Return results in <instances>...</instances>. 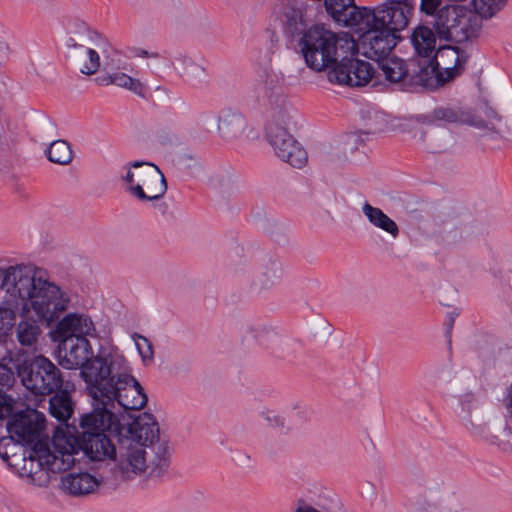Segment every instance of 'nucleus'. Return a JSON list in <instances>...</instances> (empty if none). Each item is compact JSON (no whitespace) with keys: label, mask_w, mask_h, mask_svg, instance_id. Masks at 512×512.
<instances>
[{"label":"nucleus","mask_w":512,"mask_h":512,"mask_svg":"<svg viewBox=\"0 0 512 512\" xmlns=\"http://www.w3.org/2000/svg\"><path fill=\"white\" fill-rule=\"evenodd\" d=\"M99 361L86 370V389L94 408L83 415V424L103 428L113 425L117 407L124 411L140 410L148 398L140 383L126 371V360L121 354L107 363Z\"/></svg>","instance_id":"1"},{"label":"nucleus","mask_w":512,"mask_h":512,"mask_svg":"<svg viewBox=\"0 0 512 512\" xmlns=\"http://www.w3.org/2000/svg\"><path fill=\"white\" fill-rule=\"evenodd\" d=\"M0 291L21 303L22 312L32 311L42 324L50 327L68 309L70 298L56 284L36 277L31 264L16 263L0 266Z\"/></svg>","instance_id":"2"},{"label":"nucleus","mask_w":512,"mask_h":512,"mask_svg":"<svg viewBox=\"0 0 512 512\" xmlns=\"http://www.w3.org/2000/svg\"><path fill=\"white\" fill-rule=\"evenodd\" d=\"M139 444L134 440L119 439L115 465L112 469L113 481L132 480L148 470L150 477L161 476L169 467V450L167 443L157 445Z\"/></svg>","instance_id":"3"},{"label":"nucleus","mask_w":512,"mask_h":512,"mask_svg":"<svg viewBox=\"0 0 512 512\" xmlns=\"http://www.w3.org/2000/svg\"><path fill=\"white\" fill-rule=\"evenodd\" d=\"M305 63L314 71L332 68L343 53L356 49V41L348 33H335L324 26L315 25L305 31L299 41Z\"/></svg>","instance_id":"4"},{"label":"nucleus","mask_w":512,"mask_h":512,"mask_svg":"<svg viewBox=\"0 0 512 512\" xmlns=\"http://www.w3.org/2000/svg\"><path fill=\"white\" fill-rule=\"evenodd\" d=\"M120 179L126 190L139 201H156L167 191V182L162 171L151 162L133 161L123 167Z\"/></svg>","instance_id":"5"},{"label":"nucleus","mask_w":512,"mask_h":512,"mask_svg":"<svg viewBox=\"0 0 512 512\" xmlns=\"http://www.w3.org/2000/svg\"><path fill=\"white\" fill-rule=\"evenodd\" d=\"M290 121L289 110H276L268 116L266 124V139L277 157L295 168L306 165L308 156L306 150L288 131Z\"/></svg>","instance_id":"6"},{"label":"nucleus","mask_w":512,"mask_h":512,"mask_svg":"<svg viewBox=\"0 0 512 512\" xmlns=\"http://www.w3.org/2000/svg\"><path fill=\"white\" fill-rule=\"evenodd\" d=\"M15 366L23 385L35 395H51L66 385L61 370L45 356L24 359Z\"/></svg>","instance_id":"7"},{"label":"nucleus","mask_w":512,"mask_h":512,"mask_svg":"<svg viewBox=\"0 0 512 512\" xmlns=\"http://www.w3.org/2000/svg\"><path fill=\"white\" fill-rule=\"evenodd\" d=\"M414 5V0H386L375 8L363 6L351 20L353 24L375 23L400 34L408 26Z\"/></svg>","instance_id":"8"},{"label":"nucleus","mask_w":512,"mask_h":512,"mask_svg":"<svg viewBox=\"0 0 512 512\" xmlns=\"http://www.w3.org/2000/svg\"><path fill=\"white\" fill-rule=\"evenodd\" d=\"M475 20L465 6L445 5L434 14L433 28L441 41L464 43L476 31Z\"/></svg>","instance_id":"9"},{"label":"nucleus","mask_w":512,"mask_h":512,"mask_svg":"<svg viewBox=\"0 0 512 512\" xmlns=\"http://www.w3.org/2000/svg\"><path fill=\"white\" fill-rule=\"evenodd\" d=\"M58 342V362L65 369L80 368V375L86 383L88 379L86 370L93 365L96 360L99 362H108L109 359H115L119 354L113 351L99 350L97 355H93V349L88 339L85 338H52Z\"/></svg>","instance_id":"10"},{"label":"nucleus","mask_w":512,"mask_h":512,"mask_svg":"<svg viewBox=\"0 0 512 512\" xmlns=\"http://www.w3.org/2000/svg\"><path fill=\"white\" fill-rule=\"evenodd\" d=\"M357 53V43L356 49L351 51V53H343L344 57H340L337 63L327 72V78L330 83L341 86L362 87L371 80L374 73L373 66L367 61L357 59L355 57Z\"/></svg>","instance_id":"11"},{"label":"nucleus","mask_w":512,"mask_h":512,"mask_svg":"<svg viewBox=\"0 0 512 512\" xmlns=\"http://www.w3.org/2000/svg\"><path fill=\"white\" fill-rule=\"evenodd\" d=\"M354 28L364 30L359 37V45L363 55L375 61L387 57L401 40L400 34L375 23H361Z\"/></svg>","instance_id":"12"},{"label":"nucleus","mask_w":512,"mask_h":512,"mask_svg":"<svg viewBox=\"0 0 512 512\" xmlns=\"http://www.w3.org/2000/svg\"><path fill=\"white\" fill-rule=\"evenodd\" d=\"M39 449L40 459L47 471L60 473L67 471L74 465V454L77 453V447L74 439L68 438L63 430L56 429L51 446L42 442V448Z\"/></svg>","instance_id":"13"},{"label":"nucleus","mask_w":512,"mask_h":512,"mask_svg":"<svg viewBox=\"0 0 512 512\" xmlns=\"http://www.w3.org/2000/svg\"><path fill=\"white\" fill-rule=\"evenodd\" d=\"M248 97L254 103L266 109L267 117L276 110H286V98L277 74L267 72L260 75L249 86Z\"/></svg>","instance_id":"14"},{"label":"nucleus","mask_w":512,"mask_h":512,"mask_svg":"<svg viewBox=\"0 0 512 512\" xmlns=\"http://www.w3.org/2000/svg\"><path fill=\"white\" fill-rule=\"evenodd\" d=\"M83 429L79 438H73L77 451L81 450L85 456L95 462L113 459L116 456V448L110 438L104 433L111 427H93L83 424V416L80 420Z\"/></svg>","instance_id":"15"},{"label":"nucleus","mask_w":512,"mask_h":512,"mask_svg":"<svg viewBox=\"0 0 512 512\" xmlns=\"http://www.w3.org/2000/svg\"><path fill=\"white\" fill-rule=\"evenodd\" d=\"M466 62V56L456 46H443L435 51V55L427 60L425 72L428 69L435 75L438 81L445 83L459 75Z\"/></svg>","instance_id":"16"},{"label":"nucleus","mask_w":512,"mask_h":512,"mask_svg":"<svg viewBox=\"0 0 512 512\" xmlns=\"http://www.w3.org/2000/svg\"><path fill=\"white\" fill-rule=\"evenodd\" d=\"M51 331L52 338H95L97 330L91 316L82 312L66 313L56 322Z\"/></svg>","instance_id":"17"},{"label":"nucleus","mask_w":512,"mask_h":512,"mask_svg":"<svg viewBox=\"0 0 512 512\" xmlns=\"http://www.w3.org/2000/svg\"><path fill=\"white\" fill-rule=\"evenodd\" d=\"M44 416L36 410L16 413L12 420L7 423V430L10 436L17 440L31 444L43 428Z\"/></svg>","instance_id":"18"},{"label":"nucleus","mask_w":512,"mask_h":512,"mask_svg":"<svg viewBox=\"0 0 512 512\" xmlns=\"http://www.w3.org/2000/svg\"><path fill=\"white\" fill-rule=\"evenodd\" d=\"M121 438L134 440L139 444L145 445L149 450L148 445H157L159 443H166L159 438V427L152 414L144 412L135 418L127 427L126 432L121 434Z\"/></svg>","instance_id":"19"},{"label":"nucleus","mask_w":512,"mask_h":512,"mask_svg":"<svg viewBox=\"0 0 512 512\" xmlns=\"http://www.w3.org/2000/svg\"><path fill=\"white\" fill-rule=\"evenodd\" d=\"M458 399V416L463 426L473 434L484 435L486 423L480 412L477 397L469 391L458 395Z\"/></svg>","instance_id":"20"},{"label":"nucleus","mask_w":512,"mask_h":512,"mask_svg":"<svg viewBox=\"0 0 512 512\" xmlns=\"http://www.w3.org/2000/svg\"><path fill=\"white\" fill-rule=\"evenodd\" d=\"M281 275L282 268L279 261L263 255L257 260L252 285L259 291L269 289L280 280Z\"/></svg>","instance_id":"21"},{"label":"nucleus","mask_w":512,"mask_h":512,"mask_svg":"<svg viewBox=\"0 0 512 512\" xmlns=\"http://www.w3.org/2000/svg\"><path fill=\"white\" fill-rule=\"evenodd\" d=\"M432 120L433 122H442L444 124H467L477 128L487 127L486 122L470 110L453 106H441L434 109Z\"/></svg>","instance_id":"22"},{"label":"nucleus","mask_w":512,"mask_h":512,"mask_svg":"<svg viewBox=\"0 0 512 512\" xmlns=\"http://www.w3.org/2000/svg\"><path fill=\"white\" fill-rule=\"evenodd\" d=\"M106 46L107 43L103 36L85 24H81L73 30L66 40L67 54L90 48H105Z\"/></svg>","instance_id":"23"},{"label":"nucleus","mask_w":512,"mask_h":512,"mask_svg":"<svg viewBox=\"0 0 512 512\" xmlns=\"http://www.w3.org/2000/svg\"><path fill=\"white\" fill-rule=\"evenodd\" d=\"M437 34L434 28L418 24L411 30L410 43L416 56L431 59L436 51Z\"/></svg>","instance_id":"24"},{"label":"nucleus","mask_w":512,"mask_h":512,"mask_svg":"<svg viewBox=\"0 0 512 512\" xmlns=\"http://www.w3.org/2000/svg\"><path fill=\"white\" fill-rule=\"evenodd\" d=\"M102 481L103 476L98 479L88 472L69 473L61 478V487L70 495L83 496L93 493Z\"/></svg>","instance_id":"25"},{"label":"nucleus","mask_w":512,"mask_h":512,"mask_svg":"<svg viewBox=\"0 0 512 512\" xmlns=\"http://www.w3.org/2000/svg\"><path fill=\"white\" fill-rule=\"evenodd\" d=\"M246 119L237 110L225 109L218 117V132L224 139H235L242 136L246 129Z\"/></svg>","instance_id":"26"},{"label":"nucleus","mask_w":512,"mask_h":512,"mask_svg":"<svg viewBox=\"0 0 512 512\" xmlns=\"http://www.w3.org/2000/svg\"><path fill=\"white\" fill-rule=\"evenodd\" d=\"M327 14L336 22L346 27L354 28L359 24H353L351 16L361 11L363 6L355 5L354 0H324Z\"/></svg>","instance_id":"27"},{"label":"nucleus","mask_w":512,"mask_h":512,"mask_svg":"<svg viewBox=\"0 0 512 512\" xmlns=\"http://www.w3.org/2000/svg\"><path fill=\"white\" fill-rule=\"evenodd\" d=\"M105 51V48H90L70 52L67 54V57L82 74L94 75L101 65L100 52Z\"/></svg>","instance_id":"28"},{"label":"nucleus","mask_w":512,"mask_h":512,"mask_svg":"<svg viewBox=\"0 0 512 512\" xmlns=\"http://www.w3.org/2000/svg\"><path fill=\"white\" fill-rule=\"evenodd\" d=\"M69 382L53 393L49 400V413L61 422H66L73 414V402L69 392Z\"/></svg>","instance_id":"29"},{"label":"nucleus","mask_w":512,"mask_h":512,"mask_svg":"<svg viewBox=\"0 0 512 512\" xmlns=\"http://www.w3.org/2000/svg\"><path fill=\"white\" fill-rule=\"evenodd\" d=\"M362 212L371 225L389 234L394 239L398 237V225L380 208L374 207L368 202H365L362 206Z\"/></svg>","instance_id":"30"},{"label":"nucleus","mask_w":512,"mask_h":512,"mask_svg":"<svg viewBox=\"0 0 512 512\" xmlns=\"http://www.w3.org/2000/svg\"><path fill=\"white\" fill-rule=\"evenodd\" d=\"M38 318L25 317L15 327V337L21 346L33 347L42 333Z\"/></svg>","instance_id":"31"},{"label":"nucleus","mask_w":512,"mask_h":512,"mask_svg":"<svg viewBox=\"0 0 512 512\" xmlns=\"http://www.w3.org/2000/svg\"><path fill=\"white\" fill-rule=\"evenodd\" d=\"M96 81L102 86L115 85L120 88L128 89L139 96H144V85L138 79L132 78L123 72H113L96 78Z\"/></svg>","instance_id":"32"},{"label":"nucleus","mask_w":512,"mask_h":512,"mask_svg":"<svg viewBox=\"0 0 512 512\" xmlns=\"http://www.w3.org/2000/svg\"><path fill=\"white\" fill-rule=\"evenodd\" d=\"M377 62L386 80L391 83L401 82L408 74L405 61L398 57H385Z\"/></svg>","instance_id":"33"},{"label":"nucleus","mask_w":512,"mask_h":512,"mask_svg":"<svg viewBox=\"0 0 512 512\" xmlns=\"http://www.w3.org/2000/svg\"><path fill=\"white\" fill-rule=\"evenodd\" d=\"M173 68L187 81L200 80L204 74V68L192 61L191 58L178 54L172 60Z\"/></svg>","instance_id":"34"},{"label":"nucleus","mask_w":512,"mask_h":512,"mask_svg":"<svg viewBox=\"0 0 512 512\" xmlns=\"http://www.w3.org/2000/svg\"><path fill=\"white\" fill-rule=\"evenodd\" d=\"M295 512H345V510L337 497H329L319 499L314 504L299 501Z\"/></svg>","instance_id":"35"},{"label":"nucleus","mask_w":512,"mask_h":512,"mask_svg":"<svg viewBox=\"0 0 512 512\" xmlns=\"http://www.w3.org/2000/svg\"><path fill=\"white\" fill-rule=\"evenodd\" d=\"M48 160L58 165H68L73 159V151L65 140H55L45 151Z\"/></svg>","instance_id":"36"},{"label":"nucleus","mask_w":512,"mask_h":512,"mask_svg":"<svg viewBox=\"0 0 512 512\" xmlns=\"http://www.w3.org/2000/svg\"><path fill=\"white\" fill-rule=\"evenodd\" d=\"M5 300L0 305V337L6 336L14 325L16 310L21 303H14L12 296L5 292Z\"/></svg>","instance_id":"37"},{"label":"nucleus","mask_w":512,"mask_h":512,"mask_svg":"<svg viewBox=\"0 0 512 512\" xmlns=\"http://www.w3.org/2000/svg\"><path fill=\"white\" fill-rule=\"evenodd\" d=\"M42 448V441H37L33 448L29 450L25 461L22 462L19 475L22 477H33L39 470L45 469L44 463L40 459V449Z\"/></svg>","instance_id":"38"},{"label":"nucleus","mask_w":512,"mask_h":512,"mask_svg":"<svg viewBox=\"0 0 512 512\" xmlns=\"http://www.w3.org/2000/svg\"><path fill=\"white\" fill-rule=\"evenodd\" d=\"M283 22L287 31L293 35L299 32L303 26V12L297 7H287L283 12Z\"/></svg>","instance_id":"39"},{"label":"nucleus","mask_w":512,"mask_h":512,"mask_svg":"<svg viewBox=\"0 0 512 512\" xmlns=\"http://www.w3.org/2000/svg\"><path fill=\"white\" fill-rule=\"evenodd\" d=\"M507 0H473L475 11L484 18H491L506 4Z\"/></svg>","instance_id":"40"},{"label":"nucleus","mask_w":512,"mask_h":512,"mask_svg":"<svg viewBox=\"0 0 512 512\" xmlns=\"http://www.w3.org/2000/svg\"><path fill=\"white\" fill-rule=\"evenodd\" d=\"M23 442L17 440L13 436H5L0 439V458L8 461L15 453L23 450Z\"/></svg>","instance_id":"41"},{"label":"nucleus","mask_w":512,"mask_h":512,"mask_svg":"<svg viewBox=\"0 0 512 512\" xmlns=\"http://www.w3.org/2000/svg\"><path fill=\"white\" fill-rule=\"evenodd\" d=\"M421 139L427 150L432 153L440 152L446 147V141L437 137V132L432 125L423 132Z\"/></svg>","instance_id":"42"},{"label":"nucleus","mask_w":512,"mask_h":512,"mask_svg":"<svg viewBox=\"0 0 512 512\" xmlns=\"http://www.w3.org/2000/svg\"><path fill=\"white\" fill-rule=\"evenodd\" d=\"M261 418L266 421L267 425L274 428L289 429L285 425L284 418L279 415L275 410L270 408H263L260 411Z\"/></svg>","instance_id":"43"},{"label":"nucleus","mask_w":512,"mask_h":512,"mask_svg":"<svg viewBox=\"0 0 512 512\" xmlns=\"http://www.w3.org/2000/svg\"><path fill=\"white\" fill-rule=\"evenodd\" d=\"M137 350L143 360V362L152 361L154 352L151 342L144 336L135 335Z\"/></svg>","instance_id":"44"},{"label":"nucleus","mask_w":512,"mask_h":512,"mask_svg":"<svg viewBox=\"0 0 512 512\" xmlns=\"http://www.w3.org/2000/svg\"><path fill=\"white\" fill-rule=\"evenodd\" d=\"M13 410V400L0 389V420L9 416Z\"/></svg>","instance_id":"45"},{"label":"nucleus","mask_w":512,"mask_h":512,"mask_svg":"<svg viewBox=\"0 0 512 512\" xmlns=\"http://www.w3.org/2000/svg\"><path fill=\"white\" fill-rule=\"evenodd\" d=\"M30 449H27L25 446H23V450L18 451L15 453V456H12L8 461H4L8 464L9 467L13 468L17 473L20 470L22 462L25 461V458L28 454Z\"/></svg>","instance_id":"46"},{"label":"nucleus","mask_w":512,"mask_h":512,"mask_svg":"<svg viewBox=\"0 0 512 512\" xmlns=\"http://www.w3.org/2000/svg\"><path fill=\"white\" fill-rule=\"evenodd\" d=\"M14 376L12 371L5 365H0V385L10 386L13 383Z\"/></svg>","instance_id":"47"},{"label":"nucleus","mask_w":512,"mask_h":512,"mask_svg":"<svg viewBox=\"0 0 512 512\" xmlns=\"http://www.w3.org/2000/svg\"><path fill=\"white\" fill-rule=\"evenodd\" d=\"M135 55L138 57H152V58H157L159 56L158 53H156V52H149L144 49H137Z\"/></svg>","instance_id":"48"},{"label":"nucleus","mask_w":512,"mask_h":512,"mask_svg":"<svg viewBox=\"0 0 512 512\" xmlns=\"http://www.w3.org/2000/svg\"><path fill=\"white\" fill-rule=\"evenodd\" d=\"M254 337L260 342V344H262V345L266 344L264 329L256 330Z\"/></svg>","instance_id":"49"},{"label":"nucleus","mask_w":512,"mask_h":512,"mask_svg":"<svg viewBox=\"0 0 512 512\" xmlns=\"http://www.w3.org/2000/svg\"><path fill=\"white\" fill-rule=\"evenodd\" d=\"M485 114L488 119L500 120V117L498 116L497 112L492 108H486Z\"/></svg>","instance_id":"50"},{"label":"nucleus","mask_w":512,"mask_h":512,"mask_svg":"<svg viewBox=\"0 0 512 512\" xmlns=\"http://www.w3.org/2000/svg\"><path fill=\"white\" fill-rule=\"evenodd\" d=\"M416 512H436L435 508L427 507V508H420Z\"/></svg>","instance_id":"51"},{"label":"nucleus","mask_w":512,"mask_h":512,"mask_svg":"<svg viewBox=\"0 0 512 512\" xmlns=\"http://www.w3.org/2000/svg\"><path fill=\"white\" fill-rule=\"evenodd\" d=\"M508 397H509V402H508L507 406L512 407V384H511V388H510Z\"/></svg>","instance_id":"52"},{"label":"nucleus","mask_w":512,"mask_h":512,"mask_svg":"<svg viewBox=\"0 0 512 512\" xmlns=\"http://www.w3.org/2000/svg\"><path fill=\"white\" fill-rule=\"evenodd\" d=\"M452 326H453V318H451V320H450V322H449V325H448L449 329H451V328H452Z\"/></svg>","instance_id":"53"},{"label":"nucleus","mask_w":512,"mask_h":512,"mask_svg":"<svg viewBox=\"0 0 512 512\" xmlns=\"http://www.w3.org/2000/svg\"><path fill=\"white\" fill-rule=\"evenodd\" d=\"M454 378H457V379H456V381H457L458 379H460V377H457V375H454ZM456 384H457V382L455 383V385H456Z\"/></svg>","instance_id":"54"},{"label":"nucleus","mask_w":512,"mask_h":512,"mask_svg":"<svg viewBox=\"0 0 512 512\" xmlns=\"http://www.w3.org/2000/svg\"><path fill=\"white\" fill-rule=\"evenodd\" d=\"M269 332H270V331H266V332L264 331V335L266 336V334H269Z\"/></svg>","instance_id":"55"}]
</instances>
